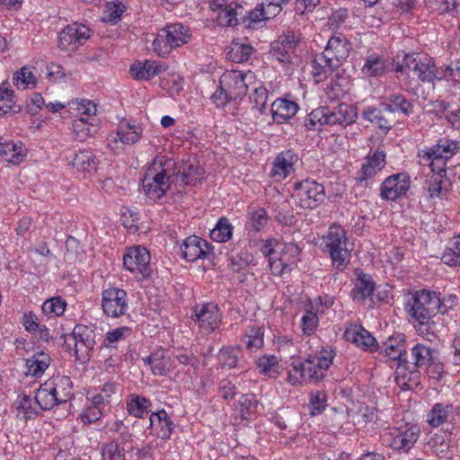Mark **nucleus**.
<instances>
[{"mask_svg": "<svg viewBox=\"0 0 460 460\" xmlns=\"http://www.w3.org/2000/svg\"><path fill=\"white\" fill-rule=\"evenodd\" d=\"M456 298V296H450V305L447 306L436 292L422 289L411 295L405 308L417 332L424 336L429 334L431 325L434 323L432 317L439 312L445 314L447 308L453 305Z\"/></svg>", "mask_w": 460, "mask_h": 460, "instance_id": "1", "label": "nucleus"}, {"mask_svg": "<svg viewBox=\"0 0 460 460\" xmlns=\"http://www.w3.org/2000/svg\"><path fill=\"white\" fill-rule=\"evenodd\" d=\"M73 383L67 376H56L45 381L36 391L34 399L43 410L67 402L73 397Z\"/></svg>", "mask_w": 460, "mask_h": 460, "instance_id": "2", "label": "nucleus"}, {"mask_svg": "<svg viewBox=\"0 0 460 460\" xmlns=\"http://www.w3.org/2000/svg\"><path fill=\"white\" fill-rule=\"evenodd\" d=\"M357 111L353 106L347 103H340L333 108L319 107L311 111L306 119V127L309 129L320 128L324 125H340L346 127L357 119Z\"/></svg>", "mask_w": 460, "mask_h": 460, "instance_id": "3", "label": "nucleus"}, {"mask_svg": "<svg viewBox=\"0 0 460 460\" xmlns=\"http://www.w3.org/2000/svg\"><path fill=\"white\" fill-rule=\"evenodd\" d=\"M323 251L329 253L333 266L341 271L344 270L349 262L352 251L345 230L341 226H332L323 237Z\"/></svg>", "mask_w": 460, "mask_h": 460, "instance_id": "4", "label": "nucleus"}, {"mask_svg": "<svg viewBox=\"0 0 460 460\" xmlns=\"http://www.w3.org/2000/svg\"><path fill=\"white\" fill-rule=\"evenodd\" d=\"M459 150L457 141L443 137L435 146L418 152L419 163L429 166L431 172H447V162Z\"/></svg>", "mask_w": 460, "mask_h": 460, "instance_id": "5", "label": "nucleus"}, {"mask_svg": "<svg viewBox=\"0 0 460 460\" xmlns=\"http://www.w3.org/2000/svg\"><path fill=\"white\" fill-rule=\"evenodd\" d=\"M189 27L182 23H171L161 29L153 41L155 52L160 57H166L172 49L181 47L190 40Z\"/></svg>", "mask_w": 460, "mask_h": 460, "instance_id": "6", "label": "nucleus"}, {"mask_svg": "<svg viewBox=\"0 0 460 460\" xmlns=\"http://www.w3.org/2000/svg\"><path fill=\"white\" fill-rule=\"evenodd\" d=\"M412 71L422 83H433L441 80L438 75L437 66L431 58L422 54H406L401 64H397L396 72Z\"/></svg>", "mask_w": 460, "mask_h": 460, "instance_id": "7", "label": "nucleus"}, {"mask_svg": "<svg viewBox=\"0 0 460 460\" xmlns=\"http://www.w3.org/2000/svg\"><path fill=\"white\" fill-rule=\"evenodd\" d=\"M220 84L228 97L235 101L245 96L248 87L256 84V75L251 70H227L220 76Z\"/></svg>", "mask_w": 460, "mask_h": 460, "instance_id": "8", "label": "nucleus"}, {"mask_svg": "<svg viewBox=\"0 0 460 460\" xmlns=\"http://www.w3.org/2000/svg\"><path fill=\"white\" fill-rule=\"evenodd\" d=\"M190 318L203 335L213 333L222 323V314L215 303H204L192 308Z\"/></svg>", "mask_w": 460, "mask_h": 460, "instance_id": "9", "label": "nucleus"}, {"mask_svg": "<svg viewBox=\"0 0 460 460\" xmlns=\"http://www.w3.org/2000/svg\"><path fill=\"white\" fill-rule=\"evenodd\" d=\"M433 354L430 348L418 343L411 349V361L405 358L404 363H399L396 368L397 382L402 385V389H409V385L405 382L400 383V376L405 379L407 372L414 374L419 367H426L432 360Z\"/></svg>", "mask_w": 460, "mask_h": 460, "instance_id": "10", "label": "nucleus"}, {"mask_svg": "<svg viewBox=\"0 0 460 460\" xmlns=\"http://www.w3.org/2000/svg\"><path fill=\"white\" fill-rule=\"evenodd\" d=\"M420 436L417 425H405L383 435V444L394 450L407 453L415 445Z\"/></svg>", "mask_w": 460, "mask_h": 460, "instance_id": "11", "label": "nucleus"}, {"mask_svg": "<svg viewBox=\"0 0 460 460\" xmlns=\"http://www.w3.org/2000/svg\"><path fill=\"white\" fill-rule=\"evenodd\" d=\"M293 197L301 208H315L324 199V188L322 184L306 179L295 183Z\"/></svg>", "mask_w": 460, "mask_h": 460, "instance_id": "12", "label": "nucleus"}, {"mask_svg": "<svg viewBox=\"0 0 460 460\" xmlns=\"http://www.w3.org/2000/svg\"><path fill=\"white\" fill-rule=\"evenodd\" d=\"M70 338L74 342V351L76 360L83 364L89 362L91 351L96 344V333L92 327L76 324Z\"/></svg>", "mask_w": 460, "mask_h": 460, "instance_id": "13", "label": "nucleus"}, {"mask_svg": "<svg viewBox=\"0 0 460 460\" xmlns=\"http://www.w3.org/2000/svg\"><path fill=\"white\" fill-rule=\"evenodd\" d=\"M91 30L84 24L72 22L58 34V47L63 51H75L90 38Z\"/></svg>", "mask_w": 460, "mask_h": 460, "instance_id": "14", "label": "nucleus"}, {"mask_svg": "<svg viewBox=\"0 0 460 460\" xmlns=\"http://www.w3.org/2000/svg\"><path fill=\"white\" fill-rule=\"evenodd\" d=\"M102 307L107 316L119 317L128 310V296L125 290L110 288L102 292Z\"/></svg>", "mask_w": 460, "mask_h": 460, "instance_id": "15", "label": "nucleus"}, {"mask_svg": "<svg viewBox=\"0 0 460 460\" xmlns=\"http://www.w3.org/2000/svg\"><path fill=\"white\" fill-rule=\"evenodd\" d=\"M210 7L214 12H218L217 20L223 27L236 25L239 18L244 15L243 6L235 1L227 3L226 0H213Z\"/></svg>", "mask_w": 460, "mask_h": 460, "instance_id": "16", "label": "nucleus"}, {"mask_svg": "<svg viewBox=\"0 0 460 460\" xmlns=\"http://www.w3.org/2000/svg\"><path fill=\"white\" fill-rule=\"evenodd\" d=\"M410 184V176L405 172L390 175L381 184L380 197L385 200H395L407 193Z\"/></svg>", "mask_w": 460, "mask_h": 460, "instance_id": "17", "label": "nucleus"}, {"mask_svg": "<svg viewBox=\"0 0 460 460\" xmlns=\"http://www.w3.org/2000/svg\"><path fill=\"white\" fill-rule=\"evenodd\" d=\"M150 253L141 246L131 247L123 257L125 268L132 273H137L144 278L149 277L151 270L149 267Z\"/></svg>", "mask_w": 460, "mask_h": 460, "instance_id": "18", "label": "nucleus"}, {"mask_svg": "<svg viewBox=\"0 0 460 460\" xmlns=\"http://www.w3.org/2000/svg\"><path fill=\"white\" fill-rule=\"evenodd\" d=\"M344 338L363 350L374 352L378 349L376 338L361 325L351 324L345 330Z\"/></svg>", "mask_w": 460, "mask_h": 460, "instance_id": "19", "label": "nucleus"}, {"mask_svg": "<svg viewBox=\"0 0 460 460\" xmlns=\"http://www.w3.org/2000/svg\"><path fill=\"white\" fill-rule=\"evenodd\" d=\"M142 188L150 199L156 200L165 195L170 186L162 175H159L149 166L142 180Z\"/></svg>", "mask_w": 460, "mask_h": 460, "instance_id": "20", "label": "nucleus"}, {"mask_svg": "<svg viewBox=\"0 0 460 460\" xmlns=\"http://www.w3.org/2000/svg\"><path fill=\"white\" fill-rule=\"evenodd\" d=\"M298 161L297 155L292 150L279 153L273 161L270 176L275 181H282L295 171V164Z\"/></svg>", "mask_w": 460, "mask_h": 460, "instance_id": "21", "label": "nucleus"}, {"mask_svg": "<svg viewBox=\"0 0 460 460\" xmlns=\"http://www.w3.org/2000/svg\"><path fill=\"white\" fill-rule=\"evenodd\" d=\"M149 166L162 175L164 180L168 181L169 186L172 183L180 185V163L166 156H156Z\"/></svg>", "mask_w": 460, "mask_h": 460, "instance_id": "22", "label": "nucleus"}, {"mask_svg": "<svg viewBox=\"0 0 460 460\" xmlns=\"http://www.w3.org/2000/svg\"><path fill=\"white\" fill-rule=\"evenodd\" d=\"M350 51V43L346 37L341 33L331 37L323 50V53L332 58V60L341 66L343 60H345Z\"/></svg>", "mask_w": 460, "mask_h": 460, "instance_id": "23", "label": "nucleus"}, {"mask_svg": "<svg viewBox=\"0 0 460 460\" xmlns=\"http://www.w3.org/2000/svg\"><path fill=\"white\" fill-rule=\"evenodd\" d=\"M181 250L186 261H196L208 256L209 245L206 240L197 235H190L184 240Z\"/></svg>", "mask_w": 460, "mask_h": 460, "instance_id": "24", "label": "nucleus"}, {"mask_svg": "<svg viewBox=\"0 0 460 460\" xmlns=\"http://www.w3.org/2000/svg\"><path fill=\"white\" fill-rule=\"evenodd\" d=\"M167 69V66L155 60L137 61L130 66L129 73L136 80H150L161 75Z\"/></svg>", "mask_w": 460, "mask_h": 460, "instance_id": "25", "label": "nucleus"}, {"mask_svg": "<svg viewBox=\"0 0 460 460\" xmlns=\"http://www.w3.org/2000/svg\"><path fill=\"white\" fill-rule=\"evenodd\" d=\"M385 154L383 151L376 150L366 157L358 174V181L362 182L375 177L377 172L385 166Z\"/></svg>", "mask_w": 460, "mask_h": 460, "instance_id": "26", "label": "nucleus"}, {"mask_svg": "<svg viewBox=\"0 0 460 460\" xmlns=\"http://www.w3.org/2000/svg\"><path fill=\"white\" fill-rule=\"evenodd\" d=\"M381 352L387 362H395L397 367L399 363H404L406 352L404 336L398 334L387 339Z\"/></svg>", "mask_w": 460, "mask_h": 460, "instance_id": "27", "label": "nucleus"}, {"mask_svg": "<svg viewBox=\"0 0 460 460\" xmlns=\"http://www.w3.org/2000/svg\"><path fill=\"white\" fill-rule=\"evenodd\" d=\"M318 363L316 356H310L304 362L292 364V371H295L300 376H304L306 380L317 382L323 377V371L326 370V368L320 367Z\"/></svg>", "mask_w": 460, "mask_h": 460, "instance_id": "28", "label": "nucleus"}, {"mask_svg": "<svg viewBox=\"0 0 460 460\" xmlns=\"http://www.w3.org/2000/svg\"><path fill=\"white\" fill-rule=\"evenodd\" d=\"M149 426L152 431L163 439L169 438L173 429V422L164 410L151 413Z\"/></svg>", "mask_w": 460, "mask_h": 460, "instance_id": "29", "label": "nucleus"}, {"mask_svg": "<svg viewBox=\"0 0 460 460\" xmlns=\"http://www.w3.org/2000/svg\"><path fill=\"white\" fill-rule=\"evenodd\" d=\"M389 70L387 60L377 53L367 55L365 63L361 67L362 74L367 77H380Z\"/></svg>", "mask_w": 460, "mask_h": 460, "instance_id": "30", "label": "nucleus"}, {"mask_svg": "<svg viewBox=\"0 0 460 460\" xmlns=\"http://www.w3.org/2000/svg\"><path fill=\"white\" fill-rule=\"evenodd\" d=\"M298 104L287 99H277L271 104L270 112L274 122L281 124L296 115Z\"/></svg>", "mask_w": 460, "mask_h": 460, "instance_id": "31", "label": "nucleus"}, {"mask_svg": "<svg viewBox=\"0 0 460 460\" xmlns=\"http://www.w3.org/2000/svg\"><path fill=\"white\" fill-rule=\"evenodd\" d=\"M338 66L332 58L326 56L323 52L317 55L312 64V75L316 83L324 81L330 75L332 74Z\"/></svg>", "mask_w": 460, "mask_h": 460, "instance_id": "32", "label": "nucleus"}, {"mask_svg": "<svg viewBox=\"0 0 460 460\" xmlns=\"http://www.w3.org/2000/svg\"><path fill=\"white\" fill-rule=\"evenodd\" d=\"M180 186L195 185L203 178L204 170L195 161L180 162Z\"/></svg>", "mask_w": 460, "mask_h": 460, "instance_id": "33", "label": "nucleus"}, {"mask_svg": "<svg viewBox=\"0 0 460 460\" xmlns=\"http://www.w3.org/2000/svg\"><path fill=\"white\" fill-rule=\"evenodd\" d=\"M431 177L427 181L426 190L430 199H444L448 192V179L446 172H432Z\"/></svg>", "mask_w": 460, "mask_h": 460, "instance_id": "34", "label": "nucleus"}, {"mask_svg": "<svg viewBox=\"0 0 460 460\" xmlns=\"http://www.w3.org/2000/svg\"><path fill=\"white\" fill-rule=\"evenodd\" d=\"M0 156L13 164H20L26 156L22 143H14L0 138Z\"/></svg>", "mask_w": 460, "mask_h": 460, "instance_id": "35", "label": "nucleus"}, {"mask_svg": "<svg viewBox=\"0 0 460 460\" xmlns=\"http://www.w3.org/2000/svg\"><path fill=\"white\" fill-rule=\"evenodd\" d=\"M376 288L372 277L360 272L355 280L354 288L350 292L353 300H365L371 296Z\"/></svg>", "mask_w": 460, "mask_h": 460, "instance_id": "36", "label": "nucleus"}, {"mask_svg": "<svg viewBox=\"0 0 460 460\" xmlns=\"http://www.w3.org/2000/svg\"><path fill=\"white\" fill-rule=\"evenodd\" d=\"M454 406L441 402L435 403L428 413V423L438 428L440 425L453 420Z\"/></svg>", "mask_w": 460, "mask_h": 460, "instance_id": "37", "label": "nucleus"}, {"mask_svg": "<svg viewBox=\"0 0 460 460\" xmlns=\"http://www.w3.org/2000/svg\"><path fill=\"white\" fill-rule=\"evenodd\" d=\"M384 106L389 112H401L407 116L413 113L412 102L401 93L389 94Z\"/></svg>", "mask_w": 460, "mask_h": 460, "instance_id": "38", "label": "nucleus"}, {"mask_svg": "<svg viewBox=\"0 0 460 460\" xmlns=\"http://www.w3.org/2000/svg\"><path fill=\"white\" fill-rule=\"evenodd\" d=\"M428 444L438 456L441 458H452L454 454L451 451L450 434H435Z\"/></svg>", "mask_w": 460, "mask_h": 460, "instance_id": "39", "label": "nucleus"}, {"mask_svg": "<svg viewBox=\"0 0 460 460\" xmlns=\"http://www.w3.org/2000/svg\"><path fill=\"white\" fill-rule=\"evenodd\" d=\"M242 342L251 351L261 349L264 344V329L261 326L251 325L245 330Z\"/></svg>", "mask_w": 460, "mask_h": 460, "instance_id": "40", "label": "nucleus"}, {"mask_svg": "<svg viewBox=\"0 0 460 460\" xmlns=\"http://www.w3.org/2000/svg\"><path fill=\"white\" fill-rule=\"evenodd\" d=\"M146 365L151 367L154 375L165 376L170 369V358L164 351H155L143 358Z\"/></svg>", "mask_w": 460, "mask_h": 460, "instance_id": "41", "label": "nucleus"}, {"mask_svg": "<svg viewBox=\"0 0 460 460\" xmlns=\"http://www.w3.org/2000/svg\"><path fill=\"white\" fill-rule=\"evenodd\" d=\"M152 402L149 399L137 394H130L127 401L128 412L137 418H144L148 414Z\"/></svg>", "mask_w": 460, "mask_h": 460, "instance_id": "42", "label": "nucleus"}, {"mask_svg": "<svg viewBox=\"0 0 460 460\" xmlns=\"http://www.w3.org/2000/svg\"><path fill=\"white\" fill-rule=\"evenodd\" d=\"M72 165L80 172H93L97 169L98 160L91 150H81L75 155Z\"/></svg>", "mask_w": 460, "mask_h": 460, "instance_id": "43", "label": "nucleus"}, {"mask_svg": "<svg viewBox=\"0 0 460 460\" xmlns=\"http://www.w3.org/2000/svg\"><path fill=\"white\" fill-rule=\"evenodd\" d=\"M50 364V357L43 352L37 353L26 359L27 374L32 376H40Z\"/></svg>", "mask_w": 460, "mask_h": 460, "instance_id": "44", "label": "nucleus"}, {"mask_svg": "<svg viewBox=\"0 0 460 460\" xmlns=\"http://www.w3.org/2000/svg\"><path fill=\"white\" fill-rule=\"evenodd\" d=\"M142 135V128L140 126L129 122L121 124L117 131V137L119 142L126 145H132L137 143Z\"/></svg>", "mask_w": 460, "mask_h": 460, "instance_id": "45", "label": "nucleus"}, {"mask_svg": "<svg viewBox=\"0 0 460 460\" xmlns=\"http://www.w3.org/2000/svg\"><path fill=\"white\" fill-rule=\"evenodd\" d=\"M13 83L21 90L34 88L37 84V77L33 74L31 67L23 66L13 74Z\"/></svg>", "mask_w": 460, "mask_h": 460, "instance_id": "46", "label": "nucleus"}, {"mask_svg": "<svg viewBox=\"0 0 460 460\" xmlns=\"http://www.w3.org/2000/svg\"><path fill=\"white\" fill-rule=\"evenodd\" d=\"M233 234V226L226 217L218 219L215 227L210 231V237L217 243L228 241Z\"/></svg>", "mask_w": 460, "mask_h": 460, "instance_id": "47", "label": "nucleus"}, {"mask_svg": "<svg viewBox=\"0 0 460 460\" xmlns=\"http://www.w3.org/2000/svg\"><path fill=\"white\" fill-rule=\"evenodd\" d=\"M441 260L449 266H460V233L445 249Z\"/></svg>", "mask_w": 460, "mask_h": 460, "instance_id": "48", "label": "nucleus"}, {"mask_svg": "<svg viewBox=\"0 0 460 460\" xmlns=\"http://www.w3.org/2000/svg\"><path fill=\"white\" fill-rule=\"evenodd\" d=\"M133 450V447H123L119 442H110L102 447V460H125V452Z\"/></svg>", "mask_w": 460, "mask_h": 460, "instance_id": "49", "label": "nucleus"}, {"mask_svg": "<svg viewBox=\"0 0 460 460\" xmlns=\"http://www.w3.org/2000/svg\"><path fill=\"white\" fill-rule=\"evenodd\" d=\"M75 137L79 141H84L87 137L93 136L97 131V125L89 122V118H80L75 119L73 124Z\"/></svg>", "mask_w": 460, "mask_h": 460, "instance_id": "50", "label": "nucleus"}, {"mask_svg": "<svg viewBox=\"0 0 460 460\" xmlns=\"http://www.w3.org/2000/svg\"><path fill=\"white\" fill-rule=\"evenodd\" d=\"M364 119L375 123L379 128L388 131L392 128L391 122L384 117L382 111L376 107H367L363 112Z\"/></svg>", "mask_w": 460, "mask_h": 460, "instance_id": "51", "label": "nucleus"}, {"mask_svg": "<svg viewBox=\"0 0 460 460\" xmlns=\"http://www.w3.org/2000/svg\"><path fill=\"white\" fill-rule=\"evenodd\" d=\"M13 405L19 413L23 414L25 420L38 414L36 406L38 404L36 402L33 403L31 398L25 394L18 395Z\"/></svg>", "mask_w": 460, "mask_h": 460, "instance_id": "52", "label": "nucleus"}, {"mask_svg": "<svg viewBox=\"0 0 460 460\" xmlns=\"http://www.w3.org/2000/svg\"><path fill=\"white\" fill-rule=\"evenodd\" d=\"M66 303L60 296L51 297L46 300L42 306V312L49 318L60 316L66 310Z\"/></svg>", "mask_w": 460, "mask_h": 460, "instance_id": "53", "label": "nucleus"}, {"mask_svg": "<svg viewBox=\"0 0 460 460\" xmlns=\"http://www.w3.org/2000/svg\"><path fill=\"white\" fill-rule=\"evenodd\" d=\"M257 367L260 372L269 376V377L276 378L279 375V360L275 356H262L257 360Z\"/></svg>", "mask_w": 460, "mask_h": 460, "instance_id": "54", "label": "nucleus"}, {"mask_svg": "<svg viewBox=\"0 0 460 460\" xmlns=\"http://www.w3.org/2000/svg\"><path fill=\"white\" fill-rule=\"evenodd\" d=\"M299 254L300 249L296 243H287L282 244V249L279 258L286 266L292 270L293 266H295L299 261Z\"/></svg>", "mask_w": 460, "mask_h": 460, "instance_id": "55", "label": "nucleus"}, {"mask_svg": "<svg viewBox=\"0 0 460 460\" xmlns=\"http://www.w3.org/2000/svg\"><path fill=\"white\" fill-rule=\"evenodd\" d=\"M253 48L249 44L235 43L227 53L230 60L243 63L250 59Z\"/></svg>", "mask_w": 460, "mask_h": 460, "instance_id": "56", "label": "nucleus"}, {"mask_svg": "<svg viewBox=\"0 0 460 460\" xmlns=\"http://www.w3.org/2000/svg\"><path fill=\"white\" fill-rule=\"evenodd\" d=\"M239 349L222 348L217 355L218 365L222 368H234L237 367Z\"/></svg>", "mask_w": 460, "mask_h": 460, "instance_id": "57", "label": "nucleus"}, {"mask_svg": "<svg viewBox=\"0 0 460 460\" xmlns=\"http://www.w3.org/2000/svg\"><path fill=\"white\" fill-rule=\"evenodd\" d=\"M238 406L241 418L247 420L257 410L258 401L256 396L253 394H243L238 401Z\"/></svg>", "mask_w": 460, "mask_h": 460, "instance_id": "58", "label": "nucleus"}, {"mask_svg": "<svg viewBox=\"0 0 460 460\" xmlns=\"http://www.w3.org/2000/svg\"><path fill=\"white\" fill-rule=\"evenodd\" d=\"M425 6L429 12H437L440 14L449 13L457 6L456 0H425Z\"/></svg>", "mask_w": 460, "mask_h": 460, "instance_id": "59", "label": "nucleus"}, {"mask_svg": "<svg viewBox=\"0 0 460 460\" xmlns=\"http://www.w3.org/2000/svg\"><path fill=\"white\" fill-rule=\"evenodd\" d=\"M268 95V90L264 86L259 85L254 88L250 97L253 107L256 108L261 114H264L267 110Z\"/></svg>", "mask_w": 460, "mask_h": 460, "instance_id": "60", "label": "nucleus"}, {"mask_svg": "<svg viewBox=\"0 0 460 460\" xmlns=\"http://www.w3.org/2000/svg\"><path fill=\"white\" fill-rule=\"evenodd\" d=\"M319 318L315 312L307 310L301 319V327L304 334L311 335L318 327Z\"/></svg>", "mask_w": 460, "mask_h": 460, "instance_id": "61", "label": "nucleus"}, {"mask_svg": "<svg viewBox=\"0 0 460 460\" xmlns=\"http://www.w3.org/2000/svg\"><path fill=\"white\" fill-rule=\"evenodd\" d=\"M266 20L270 19L266 16L263 5L260 4L249 12L247 16V26L251 29H257L259 24Z\"/></svg>", "mask_w": 460, "mask_h": 460, "instance_id": "62", "label": "nucleus"}, {"mask_svg": "<svg viewBox=\"0 0 460 460\" xmlns=\"http://www.w3.org/2000/svg\"><path fill=\"white\" fill-rule=\"evenodd\" d=\"M250 219L252 227L260 231L268 224L269 217L264 208H252L250 210Z\"/></svg>", "mask_w": 460, "mask_h": 460, "instance_id": "63", "label": "nucleus"}, {"mask_svg": "<svg viewBox=\"0 0 460 460\" xmlns=\"http://www.w3.org/2000/svg\"><path fill=\"white\" fill-rule=\"evenodd\" d=\"M290 0H265L261 4L263 5L266 16L269 19L276 17L282 10V6L288 4Z\"/></svg>", "mask_w": 460, "mask_h": 460, "instance_id": "64", "label": "nucleus"}]
</instances>
